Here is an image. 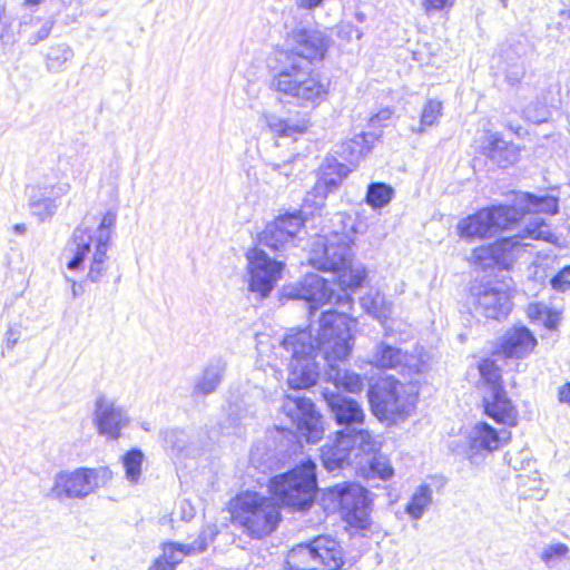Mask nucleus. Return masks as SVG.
Masks as SVG:
<instances>
[{
	"instance_id": "nucleus-30",
	"label": "nucleus",
	"mask_w": 570,
	"mask_h": 570,
	"mask_svg": "<svg viewBox=\"0 0 570 570\" xmlns=\"http://www.w3.org/2000/svg\"><path fill=\"white\" fill-rule=\"evenodd\" d=\"M166 449L180 454L190 453L193 449H199L197 435L180 429L166 430L163 433Z\"/></svg>"
},
{
	"instance_id": "nucleus-35",
	"label": "nucleus",
	"mask_w": 570,
	"mask_h": 570,
	"mask_svg": "<svg viewBox=\"0 0 570 570\" xmlns=\"http://www.w3.org/2000/svg\"><path fill=\"white\" fill-rule=\"evenodd\" d=\"M255 411L243 410L239 404H230L227 417L222 424V429L226 433H240V428L246 424L247 417L254 416Z\"/></svg>"
},
{
	"instance_id": "nucleus-34",
	"label": "nucleus",
	"mask_w": 570,
	"mask_h": 570,
	"mask_svg": "<svg viewBox=\"0 0 570 570\" xmlns=\"http://www.w3.org/2000/svg\"><path fill=\"white\" fill-rule=\"evenodd\" d=\"M379 138L376 132H362L344 144V153L348 151L351 163L357 161L365 156L372 147V144Z\"/></svg>"
},
{
	"instance_id": "nucleus-53",
	"label": "nucleus",
	"mask_w": 570,
	"mask_h": 570,
	"mask_svg": "<svg viewBox=\"0 0 570 570\" xmlns=\"http://www.w3.org/2000/svg\"><path fill=\"white\" fill-rule=\"evenodd\" d=\"M148 570H174L173 566L168 562L164 553L157 558Z\"/></svg>"
},
{
	"instance_id": "nucleus-2",
	"label": "nucleus",
	"mask_w": 570,
	"mask_h": 570,
	"mask_svg": "<svg viewBox=\"0 0 570 570\" xmlns=\"http://www.w3.org/2000/svg\"><path fill=\"white\" fill-rule=\"evenodd\" d=\"M529 212L556 214L558 203L554 198H538L529 193H517L513 205H498L478 210L458 223V233L462 238L491 237L501 229L509 228Z\"/></svg>"
},
{
	"instance_id": "nucleus-38",
	"label": "nucleus",
	"mask_w": 570,
	"mask_h": 570,
	"mask_svg": "<svg viewBox=\"0 0 570 570\" xmlns=\"http://www.w3.org/2000/svg\"><path fill=\"white\" fill-rule=\"evenodd\" d=\"M350 173L351 169L345 164L340 163L335 157H326L320 167L321 177L334 178L338 184H341Z\"/></svg>"
},
{
	"instance_id": "nucleus-36",
	"label": "nucleus",
	"mask_w": 570,
	"mask_h": 570,
	"mask_svg": "<svg viewBox=\"0 0 570 570\" xmlns=\"http://www.w3.org/2000/svg\"><path fill=\"white\" fill-rule=\"evenodd\" d=\"M394 189L385 183H371L365 196L366 203L374 209L385 207L392 199Z\"/></svg>"
},
{
	"instance_id": "nucleus-44",
	"label": "nucleus",
	"mask_w": 570,
	"mask_h": 570,
	"mask_svg": "<svg viewBox=\"0 0 570 570\" xmlns=\"http://www.w3.org/2000/svg\"><path fill=\"white\" fill-rule=\"evenodd\" d=\"M472 258L476 264H479L483 268H488L495 265L494 250L492 244L473 249Z\"/></svg>"
},
{
	"instance_id": "nucleus-49",
	"label": "nucleus",
	"mask_w": 570,
	"mask_h": 570,
	"mask_svg": "<svg viewBox=\"0 0 570 570\" xmlns=\"http://www.w3.org/2000/svg\"><path fill=\"white\" fill-rule=\"evenodd\" d=\"M52 30V22L51 21H45L41 23V26L32 33H30L28 38V42L31 46L37 45L38 42L47 39Z\"/></svg>"
},
{
	"instance_id": "nucleus-48",
	"label": "nucleus",
	"mask_w": 570,
	"mask_h": 570,
	"mask_svg": "<svg viewBox=\"0 0 570 570\" xmlns=\"http://www.w3.org/2000/svg\"><path fill=\"white\" fill-rule=\"evenodd\" d=\"M296 157L285 160L283 163L269 161L266 163V167L269 168L273 173L278 174L279 176H284L285 178H289L294 175L295 165L294 161Z\"/></svg>"
},
{
	"instance_id": "nucleus-3",
	"label": "nucleus",
	"mask_w": 570,
	"mask_h": 570,
	"mask_svg": "<svg viewBox=\"0 0 570 570\" xmlns=\"http://www.w3.org/2000/svg\"><path fill=\"white\" fill-rule=\"evenodd\" d=\"M116 223L117 213L110 209L102 216L96 228L89 226L86 219L78 225L71 236L75 255L67 263L68 269H79L94 246L95 249L90 259L87 281L99 283L110 266L107 252L110 247L111 234Z\"/></svg>"
},
{
	"instance_id": "nucleus-56",
	"label": "nucleus",
	"mask_w": 570,
	"mask_h": 570,
	"mask_svg": "<svg viewBox=\"0 0 570 570\" xmlns=\"http://www.w3.org/2000/svg\"><path fill=\"white\" fill-rule=\"evenodd\" d=\"M181 508L184 509V515H190V517L194 515L193 508L189 504L183 503Z\"/></svg>"
},
{
	"instance_id": "nucleus-12",
	"label": "nucleus",
	"mask_w": 570,
	"mask_h": 570,
	"mask_svg": "<svg viewBox=\"0 0 570 570\" xmlns=\"http://www.w3.org/2000/svg\"><path fill=\"white\" fill-rule=\"evenodd\" d=\"M286 45L287 48L281 53L283 59L298 63L304 61L312 67L325 58L332 39L322 30L296 27L287 33Z\"/></svg>"
},
{
	"instance_id": "nucleus-33",
	"label": "nucleus",
	"mask_w": 570,
	"mask_h": 570,
	"mask_svg": "<svg viewBox=\"0 0 570 570\" xmlns=\"http://www.w3.org/2000/svg\"><path fill=\"white\" fill-rule=\"evenodd\" d=\"M432 489L429 484H421L413 492L405 505V512L413 520H420L432 504Z\"/></svg>"
},
{
	"instance_id": "nucleus-14",
	"label": "nucleus",
	"mask_w": 570,
	"mask_h": 570,
	"mask_svg": "<svg viewBox=\"0 0 570 570\" xmlns=\"http://www.w3.org/2000/svg\"><path fill=\"white\" fill-rule=\"evenodd\" d=\"M527 239H542L554 243L556 236L550 232L546 222L537 217L527 225L522 233L500 238L492 244L495 265L504 269L509 268L520 253L530 246L525 242Z\"/></svg>"
},
{
	"instance_id": "nucleus-59",
	"label": "nucleus",
	"mask_w": 570,
	"mask_h": 570,
	"mask_svg": "<svg viewBox=\"0 0 570 570\" xmlns=\"http://www.w3.org/2000/svg\"><path fill=\"white\" fill-rule=\"evenodd\" d=\"M503 8L508 7V0H499Z\"/></svg>"
},
{
	"instance_id": "nucleus-6",
	"label": "nucleus",
	"mask_w": 570,
	"mask_h": 570,
	"mask_svg": "<svg viewBox=\"0 0 570 570\" xmlns=\"http://www.w3.org/2000/svg\"><path fill=\"white\" fill-rule=\"evenodd\" d=\"M372 501L370 491L356 482L337 483L322 493V504L327 513L341 511L350 525L362 530L371 527Z\"/></svg>"
},
{
	"instance_id": "nucleus-28",
	"label": "nucleus",
	"mask_w": 570,
	"mask_h": 570,
	"mask_svg": "<svg viewBox=\"0 0 570 570\" xmlns=\"http://www.w3.org/2000/svg\"><path fill=\"white\" fill-rule=\"evenodd\" d=\"M207 538L206 533L202 532L197 540L193 543L184 544L177 542H166L163 544V553L168 560V562L175 567L181 562L185 556H189L193 553H199L206 550L207 548Z\"/></svg>"
},
{
	"instance_id": "nucleus-31",
	"label": "nucleus",
	"mask_w": 570,
	"mask_h": 570,
	"mask_svg": "<svg viewBox=\"0 0 570 570\" xmlns=\"http://www.w3.org/2000/svg\"><path fill=\"white\" fill-rule=\"evenodd\" d=\"M361 305L381 324H385L393 312V303L387 301L385 295L380 292L362 297Z\"/></svg>"
},
{
	"instance_id": "nucleus-54",
	"label": "nucleus",
	"mask_w": 570,
	"mask_h": 570,
	"mask_svg": "<svg viewBox=\"0 0 570 570\" xmlns=\"http://www.w3.org/2000/svg\"><path fill=\"white\" fill-rule=\"evenodd\" d=\"M67 282L71 284V295L73 298L81 296L85 293L83 285L81 283H77L75 279L66 276Z\"/></svg>"
},
{
	"instance_id": "nucleus-9",
	"label": "nucleus",
	"mask_w": 570,
	"mask_h": 570,
	"mask_svg": "<svg viewBox=\"0 0 570 570\" xmlns=\"http://www.w3.org/2000/svg\"><path fill=\"white\" fill-rule=\"evenodd\" d=\"M338 542L330 537H317L308 543L294 547L287 554V570H338L343 566Z\"/></svg>"
},
{
	"instance_id": "nucleus-23",
	"label": "nucleus",
	"mask_w": 570,
	"mask_h": 570,
	"mask_svg": "<svg viewBox=\"0 0 570 570\" xmlns=\"http://www.w3.org/2000/svg\"><path fill=\"white\" fill-rule=\"evenodd\" d=\"M226 368L227 363L223 357L210 358L195 377L191 395L198 397L215 393L225 377Z\"/></svg>"
},
{
	"instance_id": "nucleus-24",
	"label": "nucleus",
	"mask_w": 570,
	"mask_h": 570,
	"mask_svg": "<svg viewBox=\"0 0 570 570\" xmlns=\"http://www.w3.org/2000/svg\"><path fill=\"white\" fill-rule=\"evenodd\" d=\"M510 438L509 430H497L487 422H479L471 430L469 440L472 450L492 452L505 444Z\"/></svg>"
},
{
	"instance_id": "nucleus-40",
	"label": "nucleus",
	"mask_w": 570,
	"mask_h": 570,
	"mask_svg": "<svg viewBox=\"0 0 570 570\" xmlns=\"http://www.w3.org/2000/svg\"><path fill=\"white\" fill-rule=\"evenodd\" d=\"M144 454L139 449H132L122 456L126 478L130 482H137L141 474Z\"/></svg>"
},
{
	"instance_id": "nucleus-42",
	"label": "nucleus",
	"mask_w": 570,
	"mask_h": 570,
	"mask_svg": "<svg viewBox=\"0 0 570 570\" xmlns=\"http://www.w3.org/2000/svg\"><path fill=\"white\" fill-rule=\"evenodd\" d=\"M394 473L390 461L384 455L377 454L373 455V458L368 462V475L373 478H379L381 480L390 479Z\"/></svg>"
},
{
	"instance_id": "nucleus-21",
	"label": "nucleus",
	"mask_w": 570,
	"mask_h": 570,
	"mask_svg": "<svg viewBox=\"0 0 570 570\" xmlns=\"http://www.w3.org/2000/svg\"><path fill=\"white\" fill-rule=\"evenodd\" d=\"M323 396L337 425L345 426V433H351L352 429L360 428L364 422V411L362 406L352 397L337 392L325 391Z\"/></svg>"
},
{
	"instance_id": "nucleus-57",
	"label": "nucleus",
	"mask_w": 570,
	"mask_h": 570,
	"mask_svg": "<svg viewBox=\"0 0 570 570\" xmlns=\"http://www.w3.org/2000/svg\"><path fill=\"white\" fill-rule=\"evenodd\" d=\"M14 229L18 233H23L26 230V227H24V225L18 224V225L14 226Z\"/></svg>"
},
{
	"instance_id": "nucleus-1",
	"label": "nucleus",
	"mask_w": 570,
	"mask_h": 570,
	"mask_svg": "<svg viewBox=\"0 0 570 570\" xmlns=\"http://www.w3.org/2000/svg\"><path fill=\"white\" fill-rule=\"evenodd\" d=\"M352 323L353 320L346 314L328 309L322 313L315 336L312 330H292L281 341L279 347L288 354L286 358L289 360L287 382L294 390L283 399L282 412L308 443H316L324 433L322 416L314 403L299 392L313 386L320 376L316 357L321 355L327 364L326 375L335 387L357 393L364 386L361 375L336 364L352 351Z\"/></svg>"
},
{
	"instance_id": "nucleus-27",
	"label": "nucleus",
	"mask_w": 570,
	"mask_h": 570,
	"mask_svg": "<svg viewBox=\"0 0 570 570\" xmlns=\"http://www.w3.org/2000/svg\"><path fill=\"white\" fill-rule=\"evenodd\" d=\"M371 364L377 368H397L410 365V356L401 348L381 342L372 353Z\"/></svg>"
},
{
	"instance_id": "nucleus-52",
	"label": "nucleus",
	"mask_w": 570,
	"mask_h": 570,
	"mask_svg": "<svg viewBox=\"0 0 570 570\" xmlns=\"http://www.w3.org/2000/svg\"><path fill=\"white\" fill-rule=\"evenodd\" d=\"M21 332L16 326H10L6 333V346L11 350L18 343Z\"/></svg>"
},
{
	"instance_id": "nucleus-46",
	"label": "nucleus",
	"mask_w": 570,
	"mask_h": 570,
	"mask_svg": "<svg viewBox=\"0 0 570 570\" xmlns=\"http://www.w3.org/2000/svg\"><path fill=\"white\" fill-rule=\"evenodd\" d=\"M549 262L548 258L540 261L539 258L535 259L529 267V276L540 283L543 284L547 278L549 277Z\"/></svg>"
},
{
	"instance_id": "nucleus-29",
	"label": "nucleus",
	"mask_w": 570,
	"mask_h": 570,
	"mask_svg": "<svg viewBox=\"0 0 570 570\" xmlns=\"http://www.w3.org/2000/svg\"><path fill=\"white\" fill-rule=\"evenodd\" d=\"M263 118L268 128L279 136L293 137L303 134L308 127V120L302 119H284L277 115L265 112Z\"/></svg>"
},
{
	"instance_id": "nucleus-20",
	"label": "nucleus",
	"mask_w": 570,
	"mask_h": 570,
	"mask_svg": "<svg viewBox=\"0 0 570 570\" xmlns=\"http://www.w3.org/2000/svg\"><path fill=\"white\" fill-rule=\"evenodd\" d=\"M94 416L99 434L112 440H117L121 430L129 424L126 411L104 394L98 395L95 401Z\"/></svg>"
},
{
	"instance_id": "nucleus-37",
	"label": "nucleus",
	"mask_w": 570,
	"mask_h": 570,
	"mask_svg": "<svg viewBox=\"0 0 570 570\" xmlns=\"http://www.w3.org/2000/svg\"><path fill=\"white\" fill-rule=\"evenodd\" d=\"M479 372L488 386V390L494 387L504 389L502 385L501 370L494 360L484 358L479 363Z\"/></svg>"
},
{
	"instance_id": "nucleus-19",
	"label": "nucleus",
	"mask_w": 570,
	"mask_h": 570,
	"mask_svg": "<svg viewBox=\"0 0 570 570\" xmlns=\"http://www.w3.org/2000/svg\"><path fill=\"white\" fill-rule=\"evenodd\" d=\"M475 313L485 318L501 320L511 311V298L507 291L491 283L474 285L471 287Z\"/></svg>"
},
{
	"instance_id": "nucleus-22",
	"label": "nucleus",
	"mask_w": 570,
	"mask_h": 570,
	"mask_svg": "<svg viewBox=\"0 0 570 570\" xmlns=\"http://www.w3.org/2000/svg\"><path fill=\"white\" fill-rule=\"evenodd\" d=\"M484 413L497 423L514 426L518 423V410L508 397L504 389L494 387L483 395Z\"/></svg>"
},
{
	"instance_id": "nucleus-8",
	"label": "nucleus",
	"mask_w": 570,
	"mask_h": 570,
	"mask_svg": "<svg viewBox=\"0 0 570 570\" xmlns=\"http://www.w3.org/2000/svg\"><path fill=\"white\" fill-rule=\"evenodd\" d=\"M112 478L107 466L78 468L73 471H60L53 478V484L47 498L59 502L66 499H86Z\"/></svg>"
},
{
	"instance_id": "nucleus-4",
	"label": "nucleus",
	"mask_w": 570,
	"mask_h": 570,
	"mask_svg": "<svg viewBox=\"0 0 570 570\" xmlns=\"http://www.w3.org/2000/svg\"><path fill=\"white\" fill-rule=\"evenodd\" d=\"M269 88L299 107H315L326 99L328 82L322 80L309 63L282 58L274 69Z\"/></svg>"
},
{
	"instance_id": "nucleus-58",
	"label": "nucleus",
	"mask_w": 570,
	"mask_h": 570,
	"mask_svg": "<svg viewBox=\"0 0 570 570\" xmlns=\"http://www.w3.org/2000/svg\"><path fill=\"white\" fill-rule=\"evenodd\" d=\"M27 3H30V4H37L40 2V0H24Z\"/></svg>"
},
{
	"instance_id": "nucleus-16",
	"label": "nucleus",
	"mask_w": 570,
	"mask_h": 570,
	"mask_svg": "<svg viewBox=\"0 0 570 570\" xmlns=\"http://www.w3.org/2000/svg\"><path fill=\"white\" fill-rule=\"evenodd\" d=\"M303 226L302 217L296 214H285L268 223L258 235V247L267 248L278 256L295 246L296 235Z\"/></svg>"
},
{
	"instance_id": "nucleus-41",
	"label": "nucleus",
	"mask_w": 570,
	"mask_h": 570,
	"mask_svg": "<svg viewBox=\"0 0 570 570\" xmlns=\"http://www.w3.org/2000/svg\"><path fill=\"white\" fill-rule=\"evenodd\" d=\"M442 115V102L436 99H430L423 106L421 114L420 127L416 132L422 134L424 127L433 126L438 122V119Z\"/></svg>"
},
{
	"instance_id": "nucleus-10",
	"label": "nucleus",
	"mask_w": 570,
	"mask_h": 570,
	"mask_svg": "<svg viewBox=\"0 0 570 570\" xmlns=\"http://www.w3.org/2000/svg\"><path fill=\"white\" fill-rule=\"evenodd\" d=\"M367 397L372 413L381 421L409 415L415 402V396L406 392L405 385L393 377L371 385Z\"/></svg>"
},
{
	"instance_id": "nucleus-5",
	"label": "nucleus",
	"mask_w": 570,
	"mask_h": 570,
	"mask_svg": "<svg viewBox=\"0 0 570 570\" xmlns=\"http://www.w3.org/2000/svg\"><path fill=\"white\" fill-rule=\"evenodd\" d=\"M230 514L233 524L253 539L271 534L281 521V509L274 499L254 491L236 495L230 501Z\"/></svg>"
},
{
	"instance_id": "nucleus-7",
	"label": "nucleus",
	"mask_w": 570,
	"mask_h": 570,
	"mask_svg": "<svg viewBox=\"0 0 570 570\" xmlns=\"http://www.w3.org/2000/svg\"><path fill=\"white\" fill-rule=\"evenodd\" d=\"M271 492L285 505L306 510L313 504L317 492L316 464L306 460L292 470L274 476Z\"/></svg>"
},
{
	"instance_id": "nucleus-18",
	"label": "nucleus",
	"mask_w": 570,
	"mask_h": 570,
	"mask_svg": "<svg viewBox=\"0 0 570 570\" xmlns=\"http://www.w3.org/2000/svg\"><path fill=\"white\" fill-rule=\"evenodd\" d=\"M333 282L323 278L317 274H308L297 284L288 285L283 288V297L288 299H303L308 304L309 315L323 306L331 303L335 296Z\"/></svg>"
},
{
	"instance_id": "nucleus-43",
	"label": "nucleus",
	"mask_w": 570,
	"mask_h": 570,
	"mask_svg": "<svg viewBox=\"0 0 570 570\" xmlns=\"http://www.w3.org/2000/svg\"><path fill=\"white\" fill-rule=\"evenodd\" d=\"M338 186H340V184L336 183L334 180V178H327V177L320 176L317 181L315 183L311 194L316 199L315 202L317 204H320L328 196V194L336 190Z\"/></svg>"
},
{
	"instance_id": "nucleus-13",
	"label": "nucleus",
	"mask_w": 570,
	"mask_h": 570,
	"mask_svg": "<svg viewBox=\"0 0 570 570\" xmlns=\"http://www.w3.org/2000/svg\"><path fill=\"white\" fill-rule=\"evenodd\" d=\"M352 238L343 233H332L314 240L309 253V264L320 271L335 274L350 264Z\"/></svg>"
},
{
	"instance_id": "nucleus-25",
	"label": "nucleus",
	"mask_w": 570,
	"mask_h": 570,
	"mask_svg": "<svg viewBox=\"0 0 570 570\" xmlns=\"http://www.w3.org/2000/svg\"><path fill=\"white\" fill-rule=\"evenodd\" d=\"M487 156L499 167L505 168L515 164L520 157V149L512 142L505 141L499 134H491L484 147Z\"/></svg>"
},
{
	"instance_id": "nucleus-55",
	"label": "nucleus",
	"mask_w": 570,
	"mask_h": 570,
	"mask_svg": "<svg viewBox=\"0 0 570 570\" xmlns=\"http://www.w3.org/2000/svg\"><path fill=\"white\" fill-rule=\"evenodd\" d=\"M559 401L570 403V382L559 389Z\"/></svg>"
},
{
	"instance_id": "nucleus-51",
	"label": "nucleus",
	"mask_w": 570,
	"mask_h": 570,
	"mask_svg": "<svg viewBox=\"0 0 570 570\" xmlns=\"http://www.w3.org/2000/svg\"><path fill=\"white\" fill-rule=\"evenodd\" d=\"M392 116V111L389 108L382 109L376 115L371 117L370 119V126L372 128H379L384 125L386 120H389Z\"/></svg>"
},
{
	"instance_id": "nucleus-11",
	"label": "nucleus",
	"mask_w": 570,
	"mask_h": 570,
	"mask_svg": "<svg viewBox=\"0 0 570 570\" xmlns=\"http://www.w3.org/2000/svg\"><path fill=\"white\" fill-rule=\"evenodd\" d=\"M374 450V441L366 430L352 429L351 433L336 432V439L332 444L322 449V461L326 470L333 472L351 465L361 453Z\"/></svg>"
},
{
	"instance_id": "nucleus-45",
	"label": "nucleus",
	"mask_w": 570,
	"mask_h": 570,
	"mask_svg": "<svg viewBox=\"0 0 570 570\" xmlns=\"http://www.w3.org/2000/svg\"><path fill=\"white\" fill-rule=\"evenodd\" d=\"M568 551L569 549L566 544L554 543L544 548L540 554V558L543 562L550 564L552 561L563 558Z\"/></svg>"
},
{
	"instance_id": "nucleus-17",
	"label": "nucleus",
	"mask_w": 570,
	"mask_h": 570,
	"mask_svg": "<svg viewBox=\"0 0 570 570\" xmlns=\"http://www.w3.org/2000/svg\"><path fill=\"white\" fill-rule=\"evenodd\" d=\"M249 271V289L267 297L281 278L284 262L271 258L263 248H253L246 254Z\"/></svg>"
},
{
	"instance_id": "nucleus-15",
	"label": "nucleus",
	"mask_w": 570,
	"mask_h": 570,
	"mask_svg": "<svg viewBox=\"0 0 570 570\" xmlns=\"http://www.w3.org/2000/svg\"><path fill=\"white\" fill-rule=\"evenodd\" d=\"M70 189L71 186L68 181H53L48 178L28 186L26 193L31 214L37 217L39 222L51 219L60 206V199L66 196Z\"/></svg>"
},
{
	"instance_id": "nucleus-50",
	"label": "nucleus",
	"mask_w": 570,
	"mask_h": 570,
	"mask_svg": "<svg viewBox=\"0 0 570 570\" xmlns=\"http://www.w3.org/2000/svg\"><path fill=\"white\" fill-rule=\"evenodd\" d=\"M451 6L450 0H422V8L426 13L440 11Z\"/></svg>"
},
{
	"instance_id": "nucleus-32",
	"label": "nucleus",
	"mask_w": 570,
	"mask_h": 570,
	"mask_svg": "<svg viewBox=\"0 0 570 570\" xmlns=\"http://www.w3.org/2000/svg\"><path fill=\"white\" fill-rule=\"evenodd\" d=\"M75 52L67 43H57L49 47L45 55V65L49 72H62L67 63L72 60Z\"/></svg>"
},
{
	"instance_id": "nucleus-39",
	"label": "nucleus",
	"mask_w": 570,
	"mask_h": 570,
	"mask_svg": "<svg viewBox=\"0 0 570 570\" xmlns=\"http://www.w3.org/2000/svg\"><path fill=\"white\" fill-rule=\"evenodd\" d=\"M337 274L341 285L351 289L362 286L366 278L365 268L363 266H353L352 257L350 258L348 266Z\"/></svg>"
},
{
	"instance_id": "nucleus-47",
	"label": "nucleus",
	"mask_w": 570,
	"mask_h": 570,
	"mask_svg": "<svg viewBox=\"0 0 570 570\" xmlns=\"http://www.w3.org/2000/svg\"><path fill=\"white\" fill-rule=\"evenodd\" d=\"M550 284L558 292L570 289V265L563 267L559 273L550 278Z\"/></svg>"
},
{
	"instance_id": "nucleus-26",
	"label": "nucleus",
	"mask_w": 570,
	"mask_h": 570,
	"mask_svg": "<svg viewBox=\"0 0 570 570\" xmlns=\"http://www.w3.org/2000/svg\"><path fill=\"white\" fill-rule=\"evenodd\" d=\"M537 340L527 327L509 331L502 340V352L509 357H522L533 350Z\"/></svg>"
}]
</instances>
